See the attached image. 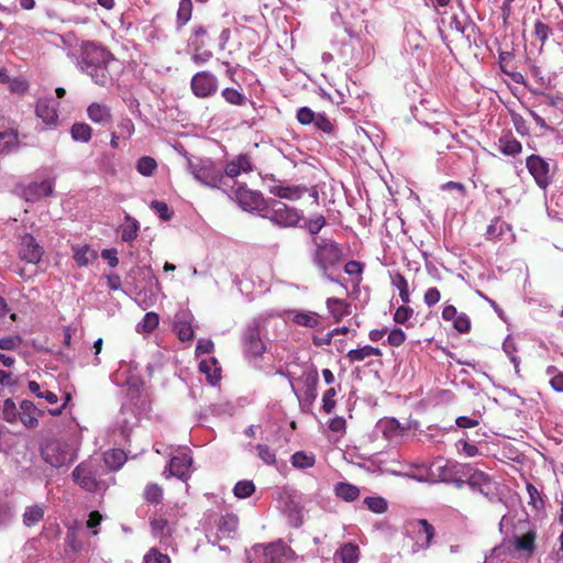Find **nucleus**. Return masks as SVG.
Returning <instances> with one entry per match:
<instances>
[{
    "instance_id": "f257e3e1",
    "label": "nucleus",
    "mask_w": 563,
    "mask_h": 563,
    "mask_svg": "<svg viewBox=\"0 0 563 563\" xmlns=\"http://www.w3.org/2000/svg\"><path fill=\"white\" fill-rule=\"evenodd\" d=\"M66 55L77 69L89 76L96 85L103 87L111 80L109 64L114 57L101 44L81 41L77 47L68 49Z\"/></svg>"
},
{
    "instance_id": "f03ea898",
    "label": "nucleus",
    "mask_w": 563,
    "mask_h": 563,
    "mask_svg": "<svg viewBox=\"0 0 563 563\" xmlns=\"http://www.w3.org/2000/svg\"><path fill=\"white\" fill-rule=\"evenodd\" d=\"M312 245L311 257L313 265L321 272L324 278L330 282H336L332 274L342 261V249L334 240L323 236L312 238Z\"/></svg>"
},
{
    "instance_id": "7ed1b4c3",
    "label": "nucleus",
    "mask_w": 563,
    "mask_h": 563,
    "mask_svg": "<svg viewBox=\"0 0 563 563\" xmlns=\"http://www.w3.org/2000/svg\"><path fill=\"white\" fill-rule=\"evenodd\" d=\"M78 449L79 441L74 435L49 439L41 445V456L51 466L62 467L77 459Z\"/></svg>"
},
{
    "instance_id": "20e7f679",
    "label": "nucleus",
    "mask_w": 563,
    "mask_h": 563,
    "mask_svg": "<svg viewBox=\"0 0 563 563\" xmlns=\"http://www.w3.org/2000/svg\"><path fill=\"white\" fill-rule=\"evenodd\" d=\"M106 466L98 460H88L78 464L73 471L74 482L87 492L106 489L107 484L101 478Z\"/></svg>"
},
{
    "instance_id": "39448f33",
    "label": "nucleus",
    "mask_w": 563,
    "mask_h": 563,
    "mask_svg": "<svg viewBox=\"0 0 563 563\" xmlns=\"http://www.w3.org/2000/svg\"><path fill=\"white\" fill-rule=\"evenodd\" d=\"M262 218L282 229L296 228L305 219L302 210L276 199H268Z\"/></svg>"
},
{
    "instance_id": "423d86ee",
    "label": "nucleus",
    "mask_w": 563,
    "mask_h": 563,
    "mask_svg": "<svg viewBox=\"0 0 563 563\" xmlns=\"http://www.w3.org/2000/svg\"><path fill=\"white\" fill-rule=\"evenodd\" d=\"M188 169L196 180L211 188H218L224 179L222 168L211 158H189Z\"/></svg>"
},
{
    "instance_id": "0eeeda50",
    "label": "nucleus",
    "mask_w": 563,
    "mask_h": 563,
    "mask_svg": "<svg viewBox=\"0 0 563 563\" xmlns=\"http://www.w3.org/2000/svg\"><path fill=\"white\" fill-rule=\"evenodd\" d=\"M432 467H437L441 471H446L450 467L457 468L456 473H461L464 477H466L467 485L472 489L478 490L481 494L488 495L490 486L489 476L483 471L474 468L470 464H459L439 460L432 464Z\"/></svg>"
},
{
    "instance_id": "6e6552de",
    "label": "nucleus",
    "mask_w": 563,
    "mask_h": 563,
    "mask_svg": "<svg viewBox=\"0 0 563 563\" xmlns=\"http://www.w3.org/2000/svg\"><path fill=\"white\" fill-rule=\"evenodd\" d=\"M235 199L239 206L247 211L263 217L268 206V199H265L260 191H254L245 186H239L235 189Z\"/></svg>"
},
{
    "instance_id": "1a4fd4ad",
    "label": "nucleus",
    "mask_w": 563,
    "mask_h": 563,
    "mask_svg": "<svg viewBox=\"0 0 563 563\" xmlns=\"http://www.w3.org/2000/svg\"><path fill=\"white\" fill-rule=\"evenodd\" d=\"M219 81L216 75L202 70L195 74L190 80L192 93L201 99L210 98L218 91Z\"/></svg>"
},
{
    "instance_id": "9d476101",
    "label": "nucleus",
    "mask_w": 563,
    "mask_h": 563,
    "mask_svg": "<svg viewBox=\"0 0 563 563\" xmlns=\"http://www.w3.org/2000/svg\"><path fill=\"white\" fill-rule=\"evenodd\" d=\"M526 166L536 184L541 189H547V187L552 183L550 163L540 155L532 154L527 157Z\"/></svg>"
},
{
    "instance_id": "9b49d317",
    "label": "nucleus",
    "mask_w": 563,
    "mask_h": 563,
    "mask_svg": "<svg viewBox=\"0 0 563 563\" xmlns=\"http://www.w3.org/2000/svg\"><path fill=\"white\" fill-rule=\"evenodd\" d=\"M260 328H261L260 321L253 320L245 327V329L243 331L242 343H243L244 352L247 355L260 356L266 350V346L260 335Z\"/></svg>"
},
{
    "instance_id": "f8f14e48",
    "label": "nucleus",
    "mask_w": 563,
    "mask_h": 563,
    "mask_svg": "<svg viewBox=\"0 0 563 563\" xmlns=\"http://www.w3.org/2000/svg\"><path fill=\"white\" fill-rule=\"evenodd\" d=\"M253 551L261 553L263 558L262 563H285L290 549L283 541H277L266 547L256 544L253 547Z\"/></svg>"
},
{
    "instance_id": "ddd939ff",
    "label": "nucleus",
    "mask_w": 563,
    "mask_h": 563,
    "mask_svg": "<svg viewBox=\"0 0 563 563\" xmlns=\"http://www.w3.org/2000/svg\"><path fill=\"white\" fill-rule=\"evenodd\" d=\"M44 249L36 242L35 238L25 233L20 238L19 256L22 261L36 264L42 260Z\"/></svg>"
},
{
    "instance_id": "4468645a",
    "label": "nucleus",
    "mask_w": 563,
    "mask_h": 563,
    "mask_svg": "<svg viewBox=\"0 0 563 563\" xmlns=\"http://www.w3.org/2000/svg\"><path fill=\"white\" fill-rule=\"evenodd\" d=\"M284 318L298 327L317 329L321 323V316L311 310L288 309L284 311Z\"/></svg>"
},
{
    "instance_id": "2eb2a0df",
    "label": "nucleus",
    "mask_w": 563,
    "mask_h": 563,
    "mask_svg": "<svg viewBox=\"0 0 563 563\" xmlns=\"http://www.w3.org/2000/svg\"><path fill=\"white\" fill-rule=\"evenodd\" d=\"M59 103L52 98L38 99L35 106V113L42 122L48 128H55L58 121Z\"/></svg>"
},
{
    "instance_id": "dca6fc26",
    "label": "nucleus",
    "mask_w": 563,
    "mask_h": 563,
    "mask_svg": "<svg viewBox=\"0 0 563 563\" xmlns=\"http://www.w3.org/2000/svg\"><path fill=\"white\" fill-rule=\"evenodd\" d=\"M272 181L273 184L268 185V191L280 199L296 201L307 192V187L303 185H287L282 181H277L273 177Z\"/></svg>"
},
{
    "instance_id": "f3484780",
    "label": "nucleus",
    "mask_w": 563,
    "mask_h": 563,
    "mask_svg": "<svg viewBox=\"0 0 563 563\" xmlns=\"http://www.w3.org/2000/svg\"><path fill=\"white\" fill-rule=\"evenodd\" d=\"M55 186L54 179H45L42 181H32L23 188V197L26 201L35 202L44 197L53 194Z\"/></svg>"
},
{
    "instance_id": "a211bd4d",
    "label": "nucleus",
    "mask_w": 563,
    "mask_h": 563,
    "mask_svg": "<svg viewBox=\"0 0 563 563\" xmlns=\"http://www.w3.org/2000/svg\"><path fill=\"white\" fill-rule=\"evenodd\" d=\"M528 527L527 530L522 532V534H514L509 540L512 548L517 552H523L528 555H531L534 551V542L537 538V531L534 528H531L529 523H525Z\"/></svg>"
},
{
    "instance_id": "6ab92c4d",
    "label": "nucleus",
    "mask_w": 563,
    "mask_h": 563,
    "mask_svg": "<svg viewBox=\"0 0 563 563\" xmlns=\"http://www.w3.org/2000/svg\"><path fill=\"white\" fill-rule=\"evenodd\" d=\"M404 430L395 418H383L377 421L374 433L377 437L382 435L388 441H394L402 434Z\"/></svg>"
},
{
    "instance_id": "aec40b11",
    "label": "nucleus",
    "mask_w": 563,
    "mask_h": 563,
    "mask_svg": "<svg viewBox=\"0 0 563 563\" xmlns=\"http://www.w3.org/2000/svg\"><path fill=\"white\" fill-rule=\"evenodd\" d=\"M253 170V164L251 158L246 154H240L232 161L228 162L223 172V175L229 178H235L242 173H250Z\"/></svg>"
},
{
    "instance_id": "412c9836",
    "label": "nucleus",
    "mask_w": 563,
    "mask_h": 563,
    "mask_svg": "<svg viewBox=\"0 0 563 563\" xmlns=\"http://www.w3.org/2000/svg\"><path fill=\"white\" fill-rule=\"evenodd\" d=\"M191 463L192 459L186 453L173 456L169 462L170 475L176 476L183 481L187 479L189 476V468Z\"/></svg>"
},
{
    "instance_id": "4be33fe9",
    "label": "nucleus",
    "mask_w": 563,
    "mask_h": 563,
    "mask_svg": "<svg viewBox=\"0 0 563 563\" xmlns=\"http://www.w3.org/2000/svg\"><path fill=\"white\" fill-rule=\"evenodd\" d=\"M40 410L31 400H23L20 404L19 420L27 429H34L38 424Z\"/></svg>"
},
{
    "instance_id": "5701e85b",
    "label": "nucleus",
    "mask_w": 563,
    "mask_h": 563,
    "mask_svg": "<svg viewBox=\"0 0 563 563\" xmlns=\"http://www.w3.org/2000/svg\"><path fill=\"white\" fill-rule=\"evenodd\" d=\"M486 235L489 240H512L514 234L511 233L510 225L500 220L495 219L487 228Z\"/></svg>"
},
{
    "instance_id": "b1692460",
    "label": "nucleus",
    "mask_w": 563,
    "mask_h": 563,
    "mask_svg": "<svg viewBox=\"0 0 563 563\" xmlns=\"http://www.w3.org/2000/svg\"><path fill=\"white\" fill-rule=\"evenodd\" d=\"M199 369L206 375L208 383L216 386L221 380V367L216 357L202 360Z\"/></svg>"
},
{
    "instance_id": "393cba45",
    "label": "nucleus",
    "mask_w": 563,
    "mask_h": 563,
    "mask_svg": "<svg viewBox=\"0 0 563 563\" xmlns=\"http://www.w3.org/2000/svg\"><path fill=\"white\" fill-rule=\"evenodd\" d=\"M405 33L406 36L404 47L407 52L413 53L423 47L426 38L413 25L406 26Z\"/></svg>"
},
{
    "instance_id": "a878e982",
    "label": "nucleus",
    "mask_w": 563,
    "mask_h": 563,
    "mask_svg": "<svg viewBox=\"0 0 563 563\" xmlns=\"http://www.w3.org/2000/svg\"><path fill=\"white\" fill-rule=\"evenodd\" d=\"M88 118L100 124H107L111 121L110 108L103 103L92 102L87 109Z\"/></svg>"
},
{
    "instance_id": "bb28decb",
    "label": "nucleus",
    "mask_w": 563,
    "mask_h": 563,
    "mask_svg": "<svg viewBox=\"0 0 563 563\" xmlns=\"http://www.w3.org/2000/svg\"><path fill=\"white\" fill-rule=\"evenodd\" d=\"M139 231V221L129 213H126L124 217V223L121 224L120 227L121 240L123 242L131 243L137 238Z\"/></svg>"
},
{
    "instance_id": "cd10ccee",
    "label": "nucleus",
    "mask_w": 563,
    "mask_h": 563,
    "mask_svg": "<svg viewBox=\"0 0 563 563\" xmlns=\"http://www.w3.org/2000/svg\"><path fill=\"white\" fill-rule=\"evenodd\" d=\"M329 313L336 322L341 321L345 316L351 313V306L343 299L328 298L325 301Z\"/></svg>"
},
{
    "instance_id": "c85d7f7f",
    "label": "nucleus",
    "mask_w": 563,
    "mask_h": 563,
    "mask_svg": "<svg viewBox=\"0 0 563 563\" xmlns=\"http://www.w3.org/2000/svg\"><path fill=\"white\" fill-rule=\"evenodd\" d=\"M335 563H357L358 547L352 543H345L334 553Z\"/></svg>"
},
{
    "instance_id": "c756f323",
    "label": "nucleus",
    "mask_w": 563,
    "mask_h": 563,
    "mask_svg": "<svg viewBox=\"0 0 563 563\" xmlns=\"http://www.w3.org/2000/svg\"><path fill=\"white\" fill-rule=\"evenodd\" d=\"M360 488L346 482H340L334 485V494L340 499L351 503L360 497Z\"/></svg>"
},
{
    "instance_id": "7c9ffc66",
    "label": "nucleus",
    "mask_w": 563,
    "mask_h": 563,
    "mask_svg": "<svg viewBox=\"0 0 563 563\" xmlns=\"http://www.w3.org/2000/svg\"><path fill=\"white\" fill-rule=\"evenodd\" d=\"M239 526V518L234 514H227L221 516L218 521V533L223 538H231L236 531Z\"/></svg>"
},
{
    "instance_id": "2f4dec72",
    "label": "nucleus",
    "mask_w": 563,
    "mask_h": 563,
    "mask_svg": "<svg viewBox=\"0 0 563 563\" xmlns=\"http://www.w3.org/2000/svg\"><path fill=\"white\" fill-rule=\"evenodd\" d=\"M96 257V252L92 251L87 244L73 246V258L79 267L87 266L91 262V260Z\"/></svg>"
},
{
    "instance_id": "473e14b6",
    "label": "nucleus",
    "mask_w": 563,
    "mask_h": 563,
    "mask_svg": "<svg viewBox=\"0 0 563 563\" xmlns=\"http://www.w3.org/2000/svg\"><path fill=\"white\" fill-rule=\"evenodd\" d=\"M382 352L378 347H374L372 345H364L358 349L350 350L346 354V357L351 363L362 362L371 356H380Z\"/></svg>"
},
{
    "instance_id": "72a5a7b5",
    "label": "nucleus",
    "mask_w": 563,
    "mask_h": 563,
    "mask_svg": "<svg viewBox=\"0 0 563 563\" xmlns=\"http://www.w3.org/2000/svg\"><path fill=\"white\" fill-rule=\"evenodd\" d=\"M45 514L44 505H32L27 506L23 512V525L26 527H33L38 523Z\"/></svg>"
},
{
    "instance_id": "f704fd0d",
    "label": "nucleus",
    "mask_w": 563,
    "mask_h": 563,
    "mask_svg": "<svg viewBox=\"0 0 563 563\" xmlns=\"http://www.w3.org/2000/svg\"><path fill=\"white\" fill-rule=\"evenodd\" d=\"M126 461V454L121 449H113L103 454L104 465L110 470H119Z\"/></svg>"
},
{
    "instance_id": "c9c22d12",
    "label": "nucleus",
    "mask_w": 563,
    "mask_h": 563,
    "mask_svg": "<svg viewBox=\"0 0 563 563\" xmlns=\"http://www.w3.org/2000/svg\"><path fill=\"white\" fill-rule=\"evenodd\" d=\"M522 150L521 143L514 136H501L499 139V151L507 156H515Z\"/></svg>"
},
{
    "instance_id": "e433bc0d",
    "label": "nucleus",
    "mask_w": 563,
    "mask_h": 563,
    "mask_svg": "<svg viewBox=\"0 0 563 563\" xmlns=\"http://www.w3.org/2000/svg\"><path fill=\"white\" fill-rule=\"evenodd\" d=\"M455 446L460 454H463L467 457H474L479 454V450L477 445L472 441L466 432L463 433V438H461Z\"/></svg>"
},
{
    "instance_id": "4c0bfd02",
    "label": "nucleus",
    "mask_w": 563,
    "mask_h": 563,
    "mask_svg": "<svg viewBox=\"0 0 563 563\" xmlns=\"http://www.w3.org/2000/svg\"><path fill=\"white\" fill-rule=\"evenodd\" d=\"M415 526L419 536V540L422 538L424 539L422 547L428 548L435 534L433 526L430 525L426 519H418L415 522Z\"/></svg>"
},
{
    "instance_id": "58836bf2",
    "label": "nucleus",
    "mask_w": 563,
    "mask_h": 563,
    "mask_svg": "<svg viewBox=\"0 0 563 563\" xmlns=\"http://www.w3.org/2000/svg\"><path fill=\"white\" fill-rule=\"evenodd\" d=\"M159 318L155 312H147L144 314L143 319L136 324L135 330L137 333H151L158 325Z\"/></svg>"
},
{
    "instance_id": "ea45409f",
    "label": "nucleus",
    "mask_w": 563,
    "mask_h": 563,
    "mask_svg": "<svg viewBox=\"0 0 563 563\" xmlns=\"http://www.w3.org/2000/svg\"><path fill=\"white\" fill-rule=\"evenodd\" d=\"M92 130L87 123H75L70 129L74 141L87 143L91 139Z\"/></svg>"
},
{
    "instance_id": "a19ab883",
    "label": "nucleus",
    "mask_w": 563,
    "mask_h": 563,
    "mask_svg": "<svg viewBox=\"0 0 563 563\" xmlns=\"http://www.w3.org/2000/svg\"><path fill=\"white\" fill-rule=\"evenodd\" d=\"M192 2L191 0H180L177 10V26L178 29L186 25L191 19Z\"/></svg>"
},
{
    "instance_id": "79ce46f5",
    "label": "nucleus",
    "mask_w": 563,
    "mask_h": 563,
    "mask_svg": "<svg viewBox=\"0 0 563 563\" xmlns=\"http://www.w3.org/2000/svg\"><path fill=\"white\" fill-rule=\"evenodd\" d=\"M391 284L399 290V297L404 303L410 301V294L408 288V282L405 276L400 273H396L391 276Z\"/></svg>"
},
{
    "instance_id": "37998d69",
    "label": "nucleus",
    "mask_w": 563,
    "mask_h": 563,
    "mask_svg": "<svg viewBox=\"0 0 563 563\" xmlns=\"http://www.w3.org/2000/svg\"><path fill=\"white\" fill-rule=\"evenodd\" d=\"M313 454H307L303 451H298L291 455V464L294 467L305 470L314 465Z\"/></svg>"
},
{
    "instance_id": "c03bdc74",
    "label": "nucleus",
    "mask_w": 563,
    "mask_h": 563,
    "mask_svg": "<svg viewBox=\"0 0 563 563\" xmlns=\"http://www.w3.org/2000/svg\"><path fill=\"white\" fill-rule=\"evenodd\" d=\"M29 390L32 393V394H35L37 398H43L45 399L48 404L51 405H56L57 401H58V397L55 393L51 391V390H42L41 388V385L35 382V380H30L29 382Z\"/></svg>"
},
{
    "instance_id": "a18cd8bd",
    "label": "nucleus",
    "mask_w": 563,
    "mask_h": 563,
    "mask_svg": "<svg viewBox=\"0 0 563 563\" xmlns=\"http://www.w3.org/2000/svg\"><path fill=\"white\" fill-rule=\"evenodd\" d=\"M18 145V135L13 131L0 132V154L10 153Z\"/></svg>"
},
{
    "instance_id": "49530a36",
    "label": "nucleus",
    "mask_w": 563,
    "mask_h": 563,
    "mask_svg": "<svg viewBox=\"0 0 563 563\" xmlns=\"http://www.w3.org/2000/svg\"><path fill=\"white\" fill-rule=\"evenodd\" d=\"M503 350L504 352L508 355L510 362L514 364V367L516 369V372L518 373L519 372V364H520V358L519 356L517 355V345L515 343V340L508 335L504 343H503Z\"/></svg>"
},
{
    "instance_id": "de8ad7c7",
    "label": "nucleus",
    "mask_w": 563,
    "mask_h": 563,
    "mask_svg": "<svg viewBox=\"0 0 563 563\" xmlns=\"http://www.w3.org/2000/svg\"><path fill=\"white\" fill-rule=\"evenodd\" d=\"M157 168L156 161L151 156H143L136 162V170L145 177H150Z\"/></svg>"
},
{
    "instance_id": "09e8293b",
    "label": "nucleus",
    "mask_w": 563,
    "mask_h": 563,
    "mask_svg": "<svg viewBox=\"0 0 563 563\" xmlns=\"http://www.w3.org/2000/svg\"><path fill=\"white\" fill-rule=\"evenodd\" d=\"M363 503L374 514H384L388 509L387 500L380 496H368Z\"/></svg>"
},
{
    "instance_id": "8fccbe9b",
    "label": "nucleus",
    "mask_w": 563,
    "mask_h": 563,
    "mask_svg": "<svg viewBox=\"0 0 563 563\" xmlns=\"http://www.w3.org/2000/svg\"><path fill=\"white\" fill-rule=\"evenodd\" d=\"M1 410L5 421L13 423L19 420L20 407L18 408L12 399H5Z\"/></svg>"
},
{
    "instance_id": "3c124183",
    "label": "nucleus",
    "mask_w": 563,
    "mask_h": 563,
    "mask_svg": "<svg viewBox=\"0 0 563 563\" xmlns=\"http://www.w3.org/2000/svg\"><path fill=\"white\" fill-rule=\"evenodd\" d=\"M221 95L223 99L230 104L243 106L247 101L246 97L234 88H224Z\"/></svg>"
},
{
    "instance_id": "603ef678",
    "label": "nucleus",
    "mask_w": 563,
    "mask_h": 563,
    "mask_svg": "<svg viewBox=\"0 0 563 563\" xmlns=\"http://www.w3.org/2000/svg\"><path fill=\"white\" fill-rule=\"evenodd\" d=\"M255 492V485L252 481H240L235 484L233 493L235 497L244 499L250 497Z\"/></svg>"
},
{
    "instance_id": "864d4df0",
    "label": "nucleus",
    "mask_w": 563,
    "mask_h": 563,
    "mask_svg": "<svg viewBox=\"0 0 563 563\" xmlns=\"http://www.w3.org/2000/svg\"><path fill=\"white\" fill-rule=\"evenodd\" d=\"M526 489L529 495L528 504L536 510L542 509L544 507V501L538 488L533 484L528 483Z\"/></svg>"
},
{
    "instance_id": "5fc2aeb1",
    "label": "nucleus",
    "mask_w": 563,
    "mask_h": 563,
    "mask_svg": "<svg viewBox=\"0 0 563 563\" xmlns=\"http://www.w3.org/2000/svg\"><path fill=\"white\" fill-rule=\"evenodd\" d=\"M545 373L550 376L551 387L558 393H563V373L552 365L547 368Z\"/></svg>"
},
{
    "instance_id": "6e6d98bb",
    "label": "nucleus",
    "mask_w": 563,
    "mask_h": 563,
    "mask_svg": "<svg viewBox=\"0 0 563 563\" xmlns=\"http://www.w3.org/2000/svg\"><path fill=\"white\" fill-rule=\"evenodd\" d=\"M325 224L327 220L324 216L318 214L314 218L305 221L303 227L314 238L324 228Z\"/></svg>"
},
{
    "instance_id": "4d7b16f0",
    "label": "nucleus",
    "mask_w": 563,
    "mask_h": 563,
    "mask_svg": "<svg viewBox=\"0 0 563 563\" xmlns=\"http://www.w3.org/2000/svg\"><path fill=\"white\" fill-rule=\"evenodd\" d=\"M194 45H195V53L191 55V60L196 64V65H202L205 63H207L211 57H212V53L210 51H202V52H199L205 43L203 42H194Z\"/></svg>"
},
{
    "instance_id": "13d9d810",
    "label": "nucleus",
    "mask_w": 563,
    "mask_h": 563,
    "mask_svg": "<svg viewBox=\"0 0 563 563\" xmlns=\"http://www.w3.org/2000/svg\"><path fill=\"white\" fill-rule=\"evenodd\" d=\"M175 331L180 341H190L194 338V330L190 323L181 320L175 322Z\"/></svg>"
},
{
    "instance_id": "bf43d9fd",
    "label": "nucleus",
    "mask_w": 563,
    "mask_h": 563,
    "mask_svg": "<svg viewBox=\"0 0 563 563\" xmlns=\"http://www.w3.org/2000/svg\"><path fill=\"white\" fill-rule=\"evenodd\" d=\"M530 73H531V76L533 77V79L536 80V82L541 88H550L552 86L551 78L543 74V70L541 69V67H539L537 65L531 66Z\"/></svg>"
},
{
    "instance_id": "052dcab7",
    "label": "nucleus",
    "mask_w": 563,
    "mask_h": 563,
    "mask_svg": "<svg viewBox=\"0 0 563 563\" xmlns=\"http://www.w3.org/2000/svg\"><path fill=\"white\" fill-rule=\"evenodd\" d=\"M256 451L258 457L267 465H274L276 463L275 452L266 444H257Z\"/></svg>"
},
{
    "instance_id": "680f3d73",
    "label": "nucleus",
    "mask_w": 563,
    "mask_h": 563,
    "mask_svg": "<svg viewBox=\"0 0 563 563\" xmlns=\"http://www.w3.org/2000/svg\"><path fill=\"white\" fill-rule=\"evenodd\" d=\"M143 561L144 563H170L169 556L159 552L156 548L150 549Z\"/></svg>"
},
{
    "instance_id": "e2e57ef3",
    "label": "nucleus",
    "mask_w": 563,
    "mask_h": 563,
    "mask_svg": "<svg viewBox=\"0 0 563 563\" xmlns=\"http://www.w3.org/2000/svg\"><path fill=\"white\" fill-rule=\"evenodd\" d=\"M145 499L151 504H158L163 498V490L156 484H150L144 492Z\"/></svg>"
},
{
    "instance_id": "0e129e2a",
    "label": "nucleus",
    "mask_w": 563,
    "mask_h": 563,
    "mask_svg": "<svg viewBox=\"0 0 563 563\" xmlns=\"http://www.w3.org/2000/svg\"><path fill=\"white\" fill-rule=\"evenodd\" d=\"M302 379L308 393L314 394L316 386L319 380V374L316 368H311L303 373Z\"/></svg>"
},
{
    "instance_id": "69168bd1",
    "label": "nucleus",
    "mask_w": 563,
    "mask_h": 563,
    "mask_svg": "<svg viewBox=\"0 0 563 563\" xmlns=\"http://www.w3.org/2000/svg\"><path fill=\"white\" fill-rule=\"evenodd\" d=\"M318 113H314L309 107H301L297 110L296 118L302 125L313 124Z\"/></svg>"
},
{
    "instance_id": "338daca9",
    "label": "nucleus",
    "mask_w": 563,
    "mask_h": 563,
    "mask_svg": "<svg viewBox=\"0 0 563 563\" xmlns=\"http://www.w3.org/2000/svg\"><path fill=\"white\" fill-rule=\"evenodd\" d=\"M22 344L21 335H7L0 339V349L4 351H14Z\"/></svg>"
},
{
    "instance_id": "774afa93",
    "label": "nucleus",
    "mask_w": 563,
    "mask_h": 563,
    "mask_svg": "<svg viewBox=\"0 0 563 563\" xmlns=\"http://www.w3.org/2000/svg\"><path fill=\"white\" fill-rule=\"evenodd\" d=\"M151 209L154 210L155 213L164 221H167L172 218L173 212L169 210L167 203L164 201H152Z\"/></svg>"
}]
</instances>
